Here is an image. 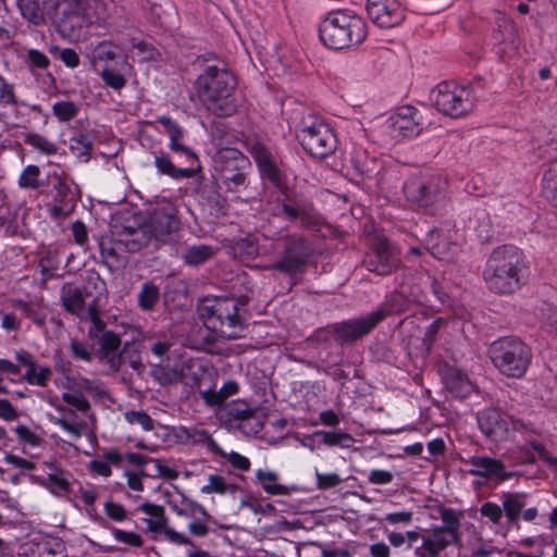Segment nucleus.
<instances>
[{"mask_svg":"<svg viewBox=\"0 0 557 557\" xmlns=\"http://www.w3.org/2000/svg\"><path fill=\"white\" fill-rule=\"evenodd\" d=\"M525 270L522 250L511 245H502L488 255L482 277L490 292L510 295L521 288Z\"/></svg>","mask_w":557,"mask_h":557,"instance_id":"nucleus-1","label":"nucleus"},{"mask_svg":"<svg viewBox=\"0 0 557 557\" xmlns=\"http://www.w3.org/2000/svg\"><path fill=\"white\" fill-rule=\"evenodd\" d=\"M247 296H207L198 302L197 311L205 326L220 337L238 338L246 326Z\"/></svg>","mask_w":557,"mask_h":557,"instance_id":"nucleus-2","label":"nucleus"},{"mask_svg":"<svg viewBox=\"0 0 557 557\" xmlns=\"http://www.w3.org/2000/svg\"><path fill=\"white\" fill-rule=\"evenodd\" d=\"M236 88L235 76L225 67L208 66L195 82V91L199 101L216 116H231L236 112L233 92Z\"/></svg>","mask_w":557,"mask_h":557,"instance_id":"nucleus-3","label":"nucleus"},{"mask_svg":"<svg viewBox=\"0 0 557 557\" xmlns=\"http://www.w3.org/2000/svg\"><path fill=\"white\" fill-rule=\"evenodd\" d=\"M462 517L461 511L453 508H434L431 518L441 519L443 524L420 532V545H413V556L438 557L450 544L459 542Z\"/></svg>","mask_w":557,"mask_h":557,"instance_id":"nucleus-4","label":"nucleus"},{"mask_svg":"<svg viewBox=\"0 0 557 557\" xmlns=\"http://www.w3.org/2000/svg\"><path fill=\"white\" fill-rule=\"evenodd\" d=\"M319 34L324 46L342 50L362 44L368 28L361 16L349 11H335L322 21Z\"/></svg>","mask_w":557,"mask_h":557,"instance_id":"nucleus-5","label":"nucleus"},{"mask_svg":"<svg viewBox=\"0 0 557 557\" xmlns=\"http://www.w3.org/2000/svg\"><path fill=\"white\" fill-rule=\"evenodd\" d=\"M447 186L448 182L442 175L421 172L406 180L403 191L410 207L433 212L445 203Z\"/></svg>","mask_w":557,"mask_h":557,"instance_id":"nucleus-6","label":"nucleus"},{"mask_svg":"<svg viewBox=\"0 0 557 557\" xmlns=\"http://www.w3.org/2000/svg\"><path fill=\"white\" fill-rule=\"evenodd\" d=\"M493 366L508 377H522L531 359V348L515 336H504L494 341L487 349Z\"/></svg>","mask_w":557,"mask_h":557,"instance_id":"nucleus-7","label":"nucleus"},{"mask_svg":"<svg viewBox=\"0 0 557 557\" xmlns=\"http://www.w3.org/2000/svg\"><path fill=\"white\" fill-rule=\"evenodd\" d=\"M180 226L177 210L168 202L150 210L147 218L137 227H133V232L143 234L146 239L145 248L150 245L158 248L172 243Z\"/></svg>","mask_w":557,"mask_h":557,"instance_id":"nucleus-8","label":"nucleus"},{"mask_svg":"<svg viewBox=\"0 0 557 557\" xmlns=\"http://www.w3.org/2000/svg\"><path fill=\"white\" fill-rule=\"evenodd\" d=\"M297 139L304 150L313 158L325 159L337 149V137L320 116H304L297 128Z\"/></svg>","mask_w":557,"mask_h":557,"instance_id":"nucleus-9","label":"nucleus"},{"mask_svg":"<svg viewBox=\"0 0 557 557\" xmlns=\"http://www.w3.org/2000/svg\"><path fill=\"white\" fill-rule=\"evenodd\" d=\"M45 10L58 30L72 36L92 24L88 0H47Z\"/></svg>","mask_w":557,"mask_h":557,"instance_id":"nucleus-10","label":"nucleus"},{"mask_svg":"<svg viewBox=\"0 0 557 557\" xmlns=\"http://www.w3.org/2000/svg\"><path fill=\"white\" fill-rule=\"evenodd\" d=\"M213 169L221 186L227 191L239 193L246 187L250 161L238 149L223 147L213 156Z\"/></svg>","mask_w":557,"mask_h":557,"instance_id":"nucleus-11","label":"nucleus"},{"mask_svg":"<svg viewBox=\"0 0 557 557\" xmlns=\"http://www.w3.org/2000/svg\"><path fill=\"white\" fill-rule=\"evenodd\" d=\"M145 237L140 233H134L133 226H124L117 237L102 235L98 238V246L102 263L110 272L122 269L126 262L124 252H137L145 248Z\"/></svg>","mask_w":557,"mask_h":557,"instance_id":"nucleus-12","label":"nucleus"},{"mask_svg":"<svg viewBox=\"0 0 557 557\" xmlns=\"http://www.w3.org/2000/svg\"><path fill=\"white\" fill-rule=\"evenodd\" d=\"M283 239L284 246L280 258L264 269L278 271L290 277L302 274L313 255L311 244L300 235L286 234Z\"/></svg>","mask_w":557,"mask_h":557,"instance_id":"nucleus-13","label":"nucleus"},{"mask_svg":"<svg viewBox=\"0 0 557 557\" xmlns=\"http://www.w3.org/2000/svg\"><path fill=\"white\" fill-rule=\"evenodd\" d=\"M432 101L441 113L450 117L469 114L473 107V97L469 88L443 82L432 90Z\"/></svg>","mask_w":557,"mask_h":557,"instance_id":"nucleus-14","label":"nucleus"},{"mask_svg":"<svg viewBox=\"0 0 557 557\" xmlns=\"http://www.w3.org/2000/svg\"><path fill=\"white\" fill-rule=\"evenodd\" d=\"M478 423L482 433L494 442L507 440L512 430L535 432V429L531 425L520 420H515L496 408H486L479 412Z\"/></svg>","mask_w":557,"mask_h":557,"instance_id":"nucleus-15","label":"nucleus"},{"mask_svg":"<svg viewBox=\"0 0 557 557\" xmlns=\"http://www.w3.org/2000/svg\"><path fill=\"white\" fill-rule=\"evenodd\" d=\"M400 258L398 250L384 237H374L366 253L362 264L372 273L386 276L396 271Z\"/></svg>","mask_w":557,"mask_h":557,"instance_id":"nucleus-16","label":"nucleus"},{"mask_svg":"<svg viewBox=\"0 0 557 557\" xmlns=\"http://www.w3.org/2000/svg\"><path fill=\"white\" fill-rule=\"evenodd\" d=\"M138 510L148 516V518L144 519L148 531L156 534H163L169 542L177 545H194L191 540L185 534L169 527V519L161 505L145 502L138 507Z\"/></svg>","mask_w":557,"mask_h":557,"instance_id":"nucleus-17","label":"nucleus"},{"mask_svg":"<svg viewBox=\"0 0 557 557\" xmlns=\"http://www.w3.org/2000/svg\"><path fill=\"white\" fill-rule=\"evenodd\" d=\"M381 322V313L370 312L357 319L334 323L335 342L339 345L355 343L368 335Z\"/></svg>","mask_w":557,"mask_h":557,"instance_id":"nucleus-18","label":"nucleus"},{"mask_svg":"<svg viewBox=\"0 0 557 557\" xmlns=\"http://www.w3.org/2000/svg\"><path fill=\"white\" fill-rule=\"evenodd\" d=\"M367 12L382 28L398 26L406 17V8L400 0H367Z\"/></svg>","mask_w":557,"mask_h":557,"instance_id":"nucleus-19","label":"nucleus"},{"mask_svg":"<svg viewBox=\"0 0 557 557\" xmlns=\"http://www.w3.org/2000/svg\"><path fill=\"white\" fill-rule=\"evenodd\" d=\"M389 126L396 136L414 137L423 129L422 115L417 108L403 106L389 117Z\"/></svg>","mask_w":557,"mask_h":557,"instance_id":"nucleus-20","label":"nucleus"},{"mask_svg":"<svg viewBox=\"0 0 557 557\" xmlns=\"http://www.w3.org/2000/svg\"><path fill=\"white\" fill-rule=\"evenodd\" d=\"M463 462L471 466V469L469 470L471 475L482 476L485 480L504 482L515 475V472L506 471V467L503 461L487 456L474 455L465 459Z\"/></svg>","mask_w":557,"mask_h":557,"instance_id":"nucleus-21","label":"nucleus"},{"mask_svg":"<svg viewBox=\"0 0 557 557\" xmlns=\"http://www.w3.org/2000/svg\"><path fill=\"white\" fill-rule=\"evenodd\" d=\"M424 244L432 256L445 262L455 261L460 251V246L438 230H431L424 238Z\"/></svg>","mask_w":557,"mask_h":557,"instance_id":"nucleus-22","label":"nucleus"},{"mask_svg":"<svg viewBox=\"0 0 557 557\" xmlns=\"http://www.w3.org/2000/svg\"><path fill=\"white\" fill-rule=\"evenodd\" d=\"M283 212L290 220H300L301 226L305 228L314 230L320 223V215L313 208L311 202L297 199H288L282 205Z\"/></svg>","mask_w":557,"mask_h":557,"instance_id":"nucleus-23","label":"nucleus"},{"mask_svg":"<svg viewBox=\"0 0 557 557\" xmlns=\"http://www.w3.org/2000/svg\"><path fill=\"white\" fill-rule=\"evenodd\" d=\"M60 301L63 309L81 320L85 319V297L78 286L65 283L60 290Z\"/></svg>","mask_w":557,"mask_h":557,"instance_id":"nucleus-24","label":"nucleus"},{"mask_svg":"<svg viewBox=\"0 0 557 557\" xmlns=\"http://www.w3.org/2000/svg\"><path fill=\"white\" fill-rule=\"evenodd\" d=\"M95 342L99 345L100 358L110 363L114 370H119L122 362L121 354L119 352L121 346L120 336L113 331L103 332Z\"/></svg>","mask_w":557,"mask_h":557,"instance_id":"nucleus-25","label":"nucleus"},{"mask_svg":"<svg viewBox=\"0 0 557 557\" xmlns=\"http://www.w3.org/2000/svg\"><path fill=\"white\" fill-rule=\"evenodd\" d=\"M50 471L47 478L39 479L38 482L48 488L54 495L66 494L71 490V474L69 471L58 467L53 461H46Z\"/></svg>","mask_w":557,"mask_h":557,"instance_id":"nucleus-26","label":"nucleus"},{"mask_svg":"<svg viewBox=\"0 0 557 557\" xmlns=\"http://www.w3.org/2000/svg\"><path fill=\"white\" fill-rule=\"evenodd\" d=\"M445 386L458 397H465L472 391V384L463 371L448 368L444 373Z\"/></svg>","mask_w":557,"mask_h":557,"instance_id":"nucleus-27","label":"nucleus"},{"mask_svg":"<svg viewBox=\"0 0 557 557\" xmlns=\"http://www.w3.org/2000/svg\"><path fill=\"white\" fill-rule=\"evenodd\" d=\"M66 387L67 392L62 393L61 396L63 403L81 413H88L90 411V403L85 394L82 393V389L76 388V381L69 379Z\"/></svg>","mask_w":557,"mask_h":557,"instance_id":"nucleus-28","label":"nucleus"},{"mask_svg":"<svg viewBox=\"0 0 557 557\" xmlns=\"http://www.w3.org/2000/svg\"><path fill=\"white\" fill-rule=\"evenodd\" d=\"M184 433L190 443L202 445L210 453L225 457V451L215 443L208 431L198 428H185Z\"/></svg>","mask_w":557,"mask_h":557,"instance_id":"nucleus-29","label":"nucleus"},{"mask_svg":"<svg viewBox=\"0 0 557 557\" xmlns=\"http://www.w3.org/2000/svg\"><path fill=\"white\" fill-rule=\"evenodd\" d=\"M496 28L493 37L497 42L515 44L518 37V29L515 22L507 15L499 13L495 20Z\"/></svg>","mask_w":557,"mask_h":557,"instance_id":"nucleus-30","label":"nucleus"},{"mask_svg":"<svg viewBox=\"0 0 557 557\" xmlns=\"http://www.w3.org/2000/svg\"><path fill=\"white\" fill-rule=\"evenodd\" d=\"M278 474L275 471L259 469L256 471V482L269 495H287L288 487L277 483Z\"/></svg>","mask_w":557,"mask_h":557,"instance_id":"nucleus-31","label":"nucleus"},{"mask_svg":"<svg viewBox=\"0 0 557 557\" xmlns=\"http://www.w3.org/2000/svg\"><path fill=\"white\" fill-rule=\"evenodd\" d=\"M319 440V443L324 444L326 446H339L343 448H349L355 440L354 437L346 432H327V431H315L312 435L309 436L308 441Z\"/></svg>","mask_w":557,"mask_h":557,"instance_id":"nucleus-32","label":"nucleus"},{"mask_svg":"<svg viewBox=\"0 0 557 557\" xmlns=\"http://www.w3.org/2000/svg\"><path fill=\"white\" fill-rule=\"evenodd\" d=\"M215 252L216 250L212 246L199 244L186 248L182 258L186 264L190 267H198L210 260Z\"/></svg>","mask_w":557,"mask_h":557,"instance_id":"nucleus-33","label":"nucleus"},{"mask_svg":"<svg viewBox=\"0 0 557 557\" xmlns=\"http://www.w3.org/2000/svg\"><path fill=\"white\" fill-rule=\"evenodd\" d=\"M409 300L403 293H393L388 296L385 302L376 308L372 313H381L382 321L395 313H403L408 309Z\"/></svg>","mask_w":557,"mask_h":557,"instance_id":"nucleus-34","label":"nucleus"},{"mask_svg":"<svg viewBox=\"0 0 557 557\" xmlns=\"http://www.w3.org/2000/svg\"><path fill=\"white\" fill-rule=\"evenodd\" d=\"M16 4L24 18L28 22L40 25L45 22V4L41 7L39 0H16Z\"/></svg>","mask_w":557,"mask_h":557,"instance_id":"nucleus-35","label":"nucleus"},{"mask_svg":"<svg viewBox=\"0 0 557 557\" xmlns=\"http://www.w3.org/2000/svg\"><path fill=\"white\" fill-rule=\"evenodd\" d=\"M154 164L160 174L168 175L174 180L188 178L194 175V170L189 168H176L171 159L165 156H157Z\"/></svg>","mask_w":557,"mask_h":557,"instance_id":"nucleus-36","label":"nucleus"},{"mask_svg":"<svg viewBox=\"0 0 557 557\" xmlns=\"http://www.w3.org/2000/svg\"><path fill=\"white\" fill-rule=\"evenodd\" d=\"M199 371L201 372L200 375H198L196 372L193 374L194 382L191 384V387L197 388V391L199 392V394H200L201 398L203 399V401L206 403V405H208L210 407L221 406L225 400L221 391L220 389L215 391L210 387L202 389L201 383L203 381L206 372L202 371L201 368H199Z\"/></svg>","mask_w":557,"mask_h":557,"instance_id":"nucleus-37","label":"nucleus"},{"mask_svg":"<svg viewBox=\"0 0 557 557\" xmlns=\"http://www.w3.org/2000/svg\"><path fill=\"white\" fill-rule=\"evenodd\" d=\"M128 41L136 49L139 62L159 61L161 59V53L153 45L136 37H131Z\"/></svg>","mask_w":557,"mask_h":557,"instance_id":"nucleus-38","label":"nucleus"},{"mask_svg":"<svg viewBox=\"0 0 557 557\" xmlns=\"http://www.w3.org/2000/svg\"><path fill=\"white\" fill-rule=\"evenodd\" d=\"M124 420L132 426L139 428L145 432L154 430L156 421L143 410H128L124 412Z\"/></svg>","mask_w":557,"mask_h":557,"instance_id":"nucleus-39","label":"nucleus"},{"mask_svg":"<svg viewBox=\"0 0 557 557\" xmlns=\"http://www.w3.org/2000/svg\"><path fill=\"white\" fill-rule=\"evenodd\" d=\"M524 507L522 497L518 494H506L504 496L503 508L510 523L518 521L521 509Z\"/></svg>","mask_w":557,"mask_h":557,"instance_id":"nucleus-40","label":"nucleus"},{"mask_svg":"<svg viewBox=\"0 0 557 557\" xmlns=\"http://www.w3.org/2000/svg\"><path fill=\"white\" fill-rule=\"evenodd\" d=\"M159 300V288L151 282L145 283L138 294V305L143 310L153 309Z\"/></svg>","mask_w":557,"mask_h":557,"instance_id":"nucleus-41","label":"nucleus"},{"mask_svg":"<svg viewBox=\"0 0 557 557\" xmlns=\"http://www.w3.org/2000/svg\"><path fill=\"white\" fill-rule=\"evenodd\" d=\"M39 177V166L29 164L21 172L17 184L23 189H38L41 186Z\"/></svg>","mask_w":557,"mask_h":557,"instance_id":"nucleus-42","label":"nucleus"},{"mask_svg":"<svg viewBox=\"0 0 557 557\" xmlns=\"http://www.w3.org/2000/svg\"><path fill=\"white\" fill-rule=\"evenodd\" d=\"M25 144L32 146L36 150L44 154L52 156L55 154L58 148L54 143L50 141L45 136L37 133H29L24 138Z\"/></svg>","mask_w":557,"mask_h":557,"instance_id":"nucleus-43","label":"nucleus"},{"mask_svg":"<svg viewBox=\"0 0 557 557\" xmlns=\"http://www.w3.org/2000/svg\"><path fill=\"white\" fill-rule=\"evenodd\" d=\"M52 375V369L48 366H38L35 371H26L22 380L29 385L47 387Z\"/></svg>","mask_w":557,"mask_h":557,"instance_id":"nucleus-44","label":"nucleus"},{"mask_svg":"<svg viewBox=\"0 0 557 557\" xmlns=\"http://www.w3.org/2000/svg\"><path fill=\"white\" fill-rule=\"evenodd\" d=\"M169 504L171 506V509L180 517H193L196 512H199L201 515V517L206 518V520H210V518H211L202 505H200L191 499H184L183 500V505H185L184 507H180L178 505L171 503V502Z\"/></svg>","mask_w":557,"mask_h":557,"instance_id":"nucleus-45","label":"nucleus"},{"mask_svg":"<svg viewBox=\"0 0 557 557\" xmlns=\"http://www.w3.org/2000/svg\"><path fill=\"white\" fill-rule=\"evenodd\" d=\"M79 111V107L70 100L57 101L52 106V113L60 122H69L74 119Z\"/></svg>","mask_w":557,"mask_h":557,"instance_id":"nucleus-46","label":"nucleus"},{"mask_svg":"<svg viewBox=\"0 0 557 557\" xmlns=\"http://www.w3.org/2000/svg\"><path fill=\"white\" fill-rule=\"evenodd\" d=\"M50 177L52 180L51 195L54 202L67 203L71 195V188L66 184L65 180L58 173H53Z\"/></svg>","mask_w":557,"mask_h":557,"instance_id":"nucleus-47","label":"nucleus"},{"mask_svg":"<svg viewBox=\"0 0 557 557\" xmlns=\"http://www.w3.org/2000/svg\"><path fill=\"white\" fill-rule=\"evenodd\" d=\"M227 414L236 421H247L255 414V410L245 400H234L227 406Z\"/></svg>","mask_w":557,"mask_h":557,"instance_id":"nucleus-48","label":"nucleus"},{"mask_svg":"<svg viewBox=\"0 0 557 557\" xmlns=\"http://www.w3.org/2000/svg\"><path fill=\"white\" fill-rule=\"evenodd\" d=\"M54 423L59 425L63 431L71 434L75 440H78L83 436L85 431L88 428V424L84 420H69L66 418H55Z\"/></svg>","mask_w":557,"mask_h":557,"instance_id":"nucleus-49","label":"nucleus"},{"mask_svg":"<svg viewBox=\"0 0 557 557\" xmlns=\"http://www.w3.org/2000/svg\"><path fill=\"white\" fill-rule=\"evenodd\" d=\"M69 148L76 157H87L92 149V143L87 135L79 133L70 138Z\"/></svg>","mask_w":557,"mask_h":557,"instance_id":"nucleus-50","label":"nucleus"},{"mask_svg":"<svg viewBox=\"0 0 557 557\" xmlns=\"http://www.w3.org/2000/svg\"><path fill=\"white\" fill-rule=\"evenodd\" d=\"M420 539V532L417 530L407 531L406 533L391 532L387 535L389 544L394 547H400L407 544V548H412L413 544Z\"/></svg>","mask_w":557,"mask_h":557,"instance_id":"nucleus-51","label":"nucleus"},{"mask_svg":"<svg viewBox=\"0 0 557 557\" xmlns=\"http://www.w3.org/2000/svg\"><path fill=\"white\" fill-rule=\"evenodd\" d=\"M235 252L243 259H252L259 253V246L256 239L240 238L234 246Z\"/></svg>","mask_w":557,"mask_h":557,"instance_id":"nucleus-52","label":"nucleus"},{"mask_svg":"<svg viewBox=\"0 0 557 557\" xmlns=\"http://www.w3.org/2000/svg\"><path fill=\"white\" fill-rule=\"evenodd\" d=\"M153 376L162 384L169 385L183 379V374L169 367L157 366L153 368Z\"/></svg>","mask_w":557,"mask_h":557,"instance_id":"nucleus-53","label":"nucleus"},{"mask_svg":"<svg viewBox=\"0 0 557 557\" xmlns=\"http://www.w3.org/2000/svg\"><path fill=\"white\" fill-rule=\"evenodd\" d=\"M478 222L475 226L476 236L482 243H490L493 238V230L488 214L482 212L478 216Z\"/></svg>","mask_w":557,"mask_h":557,"instance_id":"nucleus-54","label":"nucleus"},{"mask_svg":"<svg viewBox=\"0 0 557 557\" xmlns=\"http://www.w3.org/2000/svg\"><path fill=\"white\" fill-rule=\"evenodd\" d=\"M228 485L226 484L223 476L218 474H210L208 478V483L203 485L200 491L203 494H224L227 492Z\"/></svg>","mask_w":557,"mask_h":557,"instance_id":"nucleus-55","label":"nucleus"},{"mask_svg":"<svg viewBox=\"0 0 557 557\" xmlns=\"http://www.w3.org/2000/svg\"><path fill=\"white\" fill-rule=\"evenodd\" d=\"M100 76L104 82L106 86L114 90H120L126 85V78L122 74L111 69L102 70Z\"/></svg>","mask_w":557,"mask_h":557,"instance_id":"nucleus-56","label":"nucleus"},{"mask_svg":"<svg viewBox=\"0 0 557 557\" xmlns=\"http://www.w3.org/2000/svg\"><path fill=\"white\" fill-rule=\"evenodd\" d=\"M112 533L116 541L127 544L129 546L140 547L144 544L141 536L136 532L113 529Z\"/></svg>","mask_w":557,"mask_h":557,"instance_id":"nucleus-57","label":"nucleus"},{"mask_svg":"<svg viewBox=\"0 0 557 557\" xmlns=\"http://www.w3.org/2000/svg\"><path fill=\"white\" fill-rule=\"evenodd\" d=\"M542 190L543 193L550 190L557 191V160L550 162L545 171L542 178Z\"/></svg>","mask_w":557,"mask_h":557,"instance_id":"nucleus-58","label":"nucleus"},{"mask_svg":"<svg viewBox=\"0 0 557 557\" xmlns=\"http://www.w3.org/2000/svg\"><path fill=\"white\" fill-rule=\"evenodd\" d=\"M14 431L17 435V438L21 442L28 444L32 447H37L41 444L42 440L40 438V436L37 435L35 432H33L28 426H26L24 424L17 425L14 429Z\"/></svg>","mask_w":557,"mask_h":557,"instance_id":"nucleus-59","label":"nucleus"},{"mask_svg":"<svg viewBox=\"0 0 557 557\" xmlns=\"http://www.w3.org/2000/svg\"><path fill=\"white\" fill-rule=\"evenodd\" d=\"M70 351L72 356L77 360H83L86 362H90L92 360V354L84 344L78 339H71L70 342Z\"/></svg>","mask_w":557,"mask_h":557,"instance_id":"nucleus-60","label":"nucleus"},{"mask_svg":"<svg viewBox=\"0 0 557 557\" xmlns=\"http://www.w3.org/2000/svg\"><path fill=\"white\" fill-rule=\"evenodd\" d=\"M114 44L109 40L99 42L95 50L94 55L100 61H112L116 58V53L113 50Z\"/></svg>","mask_w":557,"mask_h":557,"instance_id":"nucleus-61","label":"nucleus"},{"mask_svg":"<svg viewBox=\"0 0 557 557\" xmlns=\"http://www.w3.org/2000/svg\"><path fill=\"white\" fill-rule=\"evenodd\" d=\"M27 62L29 67L46 70L50 65L49 58L37 49H29L27 51Z\"/></svg>","mask_w":557,"mask_h":557,"instance_id":"nucleus-62","label":"nucleus"},{"mask_svg":"<svg viewBox=\"0 0 557 557\" xmlns=\"http://www.w3.org/2000/svg\"><path fill=\"white\" fill-rule=\"evenodd\" d=\"M103 511L110 519L117 522H122L127 518L126 509L124 506L111 500L104 504Z\"/></svg>","mask_w":557,"mask_h":557,"instance_id":"nucleus-63","label":"nucleus"},{"mask_svg":"<svg viewBox=\"0 0 557 557\" xmlns=\"http://www.w3.org/2000/svg\"><path fill=\"white\" fill-rule=\"evenodd\" d=\"M317 485L320 490H327L339 485L343 480L337 473H320L315 472Z\"/></svg>","mask_w":557,"mask_h":557,"instance_id":"nucleus-64","label":"nucleus"}]
</instances>
